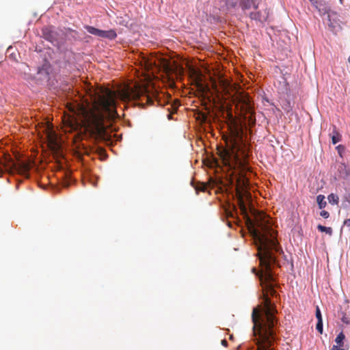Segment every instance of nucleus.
<instances>
[{
	"instance_id": "34",
	"label": "nucleus",
	"mask_w": 350,
	"mask_h": 350,
	"mask_svg": "<svg viewBox=\"0 0 350 350\" xmlns=\"http://www.w3.org/2000/svg\"><path fill=\"white\" fill-rule=\"evenodd\" d=\"M168 118H171V114L168 115Z\"/></svg>"
},
{
	"instance_id": "18",
	"label": "nucleus",
	"mask_w": 350,
	"mask_h": 350,
	"mask_svg": "<svg viewBox=\"0 0 350 350\" xmlns=\"http://www.w3.org/2000/svg\"><path fill=\"white\" fill-rule=\"evenodd\" d=\"M327 200L329 203L332 205H338L339 203L338 196L334 193H330L327 196Z\"/></svg>"
},
{
	"instance_id": "24",
	"label": "nucleus",
	"mask_w": 350,
	"mask_h": 350,
	"mask_svg": "<svg viewBox=\"0 0 350 350\" xmlns=\"http://www.w3.org/2000/svg\"><path fill=\"white\" fill-rule=\"evenodd\" d=\"M316 317L317 319V321H323L321 312V310H320L319 306H317V308H316Z\"/></svg>"
},
{
	"instance_id": "28",
	"label": "nucleus",
	"mask_w": 350,
	"mask_h": 350,
	"mask_svg": "<svg viewBox=\"0 0 350 350\" xmlns=\"http://www.w3.org/2000/svg\"><path fill=\"white\" fill-rule=\"evenodd\" d=\"M345 200L346 202H347L349 204H350V193H349L348 195H346L345 197Z\"/></svg>"
},
{
	"instance_id": "4",
	"label": "nucleus",
	"mask_w": 350,
	"mask_h": 350,
	"mask_svg": "<svg viewBox=\"0 0 350 350\" xmlns=\"http://www.w3.org/2000/svg\"><path fill=\"white\" fill-rule=\"evenodd\" d=\"M216 90L228 97L232 103L242 104L250 110L248 98L243 92H240L237 86L232 84L226 79H220L219 81V89L215 87Z\"/></svg>"
},
{
	"instance_id": "13",
	"label": "nucleus",
	"mask_w": 350,
	"mask_h": 350,
	"mask_svg": "<svg viewBox=\"0 0 350 350\" xmlns=\"http://www.w3.org/2000/svg\"><path fill=\"white\" fill-rule=\"evenodd\" d=\"M250 17L252 20L259 21L260 22H262L266 20V17L262 16L260 12H251L250 14Z\"/></svg>"
},
{
	"instance_id": "32",
	"label": "nucleus",
	"mask_w": 350,
	"mask_h": 350,
	"mask_svg": "<svg viewBox=\"0 0 350 350\" xmlns=\"http://www.w3.org/2000/svg\"><path fill=\"white\" fill-rule=\"evenodd\" d=\"M252 271H253L254 273H256V268H253V269H252Z\"/></svg>"
},
{
	"instance_id": "3",
	"label": "nucleus",
	"mask_w": 350,
	"mask_h": 350,
	"mask_svg": "<svg viewBox=\"0 0 350 350\" xmlns=\"http://www.w3.org/2000/svg\"><path fill=\"white\" fill-rule=\"evenodd\" d=\"M228 150H225L221 152V157L222 158L224 163L232 166L233 164L241 163L239 157V152L241 154H245L243 148L245 144L243 142L242 137L239 132H235L232 137L226 142Z\"/></svg>"
},
{
	"instance_id": "15",
	"label": "nucleus",
	"mask_w": 350,
	"mask_h": 350,
	"mask_svg": "<svg viewBox=\"0 0 350 350\" xmlns=\"http://www.w3.org/2000/svg\"><path fill=\"white\" fill-rule=\"evenodd\" d=\"M85 29L87 30V31L92 35L97 36L98 37L100 36L101 30L98 29L96 27H94L92 26L86 25L85 26Z\"/></svg>"
},
{
	"instance_id": "27",
	"label": "nucleus",
	"mask_w": 350,
	"mask_h": 350,
	"mask_svg": "<svg viewBox=\"0 0 350 350\" xmlns=\"http://www.w3.org/2000/svg\"><path fill=\"white\" fill-rule=\"evenodd\" d=\"M331 350H345L344 349H342L340 348V347H339L338 345H334L332 347V349Z\"/></svg>"
},
{
	"instance_id": "9",
	"label": "nucleus",
	"mask_w": 350,
	"mask_h": 350,
	"mask_svg": "<svg viewBox=\"0 0 350 350\" xmlns=\"http://www.w3.org/2000/svg\"><path fill=\"white\" fill-rule=\"evenodd\" d=\"M42 36L46 40L53 42L55 38V33L51 27H45L42 29Z\"/></svg>"
},
{
	"instance_id": "25",
	"label": "nucleus",
	"mask_w": 350,
	"mask_h": 350,
	"mask_svg": "<svg viewBox=\"0 0 350 350\" xmlns=\"http://www.w3.org/2000/svg\"><path fill=\"white\" fill-rule=\"evenodd\" d=\"M320 215L322 217H323L325 219H327V218H328L329 217V213L327 211H321L320 212Z\"/></svg>"
},
{
	"instance_id": "14",
	"label": "nucleus",
	"mask_w": 350,
	"mask_h": 350,
	"mask_svg": "<svg viewBox=\"0 0 350 350\" xmlns=\"http://www.w3.org/2000/svg\"><path fill=\"white\" fill-rule=\"evenodd\" d=\"M224 3V5L227 10L234 8L237 5V0H221Z\"/></svg>"
},
{
	"instance_id": "23",
	"label": "nucleus",
	"mask_w": 350,
	"mask_h": 350,
	"mask_svg": "<svg viewBox=\"0 0 350 350\" xmlns=\"http://www.w3.org/2000/svg\"><path fill=\"white\" fill-rule=\"evenodd\" d=\"M316 329H317V331L322 334L323 333V321H317V325H316Z\"/></svg>"
},
{
	"instance_id": "10",
	"label": "nucleus",
	"mask_w": 350,
	"mask_h": 350,
	"mask_svg": "<svg viewBox=\"0 0 350 350\" xmlns=\"http://www.w3.org/2000/svg\"><path fill=\"white\" fill-rule=\"evenodd\" d=\"M313 5L318 10L320 15H325L329 11L328 8L321 2L316 1L313 3Z\"/></svg>"
},
{
	"instance_id": "17",
	"label": "nucleus",
	"mask_w": 350,
	"mask_h": 350,
	"mask_svg": "<svg viewBox=\"0 0 350 350\" xmlns=\"http://www.w3.org/2000/svg\"><path fill=\"white\" fill-rule=\"evenodd\" d=\"M325 196L321 194L318 195L317 197V202L320 209L324 208L327 205V202L325 200Z\"/></svg>"
},
{
	"instance_id": "31",
	"label": "nucleus",
	"mask_w": 350,
	"mask_h": 350,
	"mask_svg": "<svg viewBox=\"0 0 350 350\" xmlns=\"http://www.w3.org/2000/svg\"><path fill=\"white\" fill-rule=\"evenodd\" d=\"M234 338L233 336L232 335H230V337H229V339L232 340Z\"/></svg>"
},
{
	"instance_id": "7",
	"label": "nucleus",
	"mask_w": 350,
	"mask_h": 350,
	"mask_svg": "<svg viewBox=\"0 0 350 350\" xmlns=\"http://www.w3.org/2000/svg\"><path fill=\"white\" fill-rule=\"evenodd\" d=\"M30 168L29 164L24 161H14L11 158H5L3 161H0V174L4 171L10 173L17 172L21 174H26Z\"/></svg>"
},
{
	"instance_id": "6",
	"label": "nucleus",
	"mask_w": 350,
	"mask_h": 350,
	"mask_svg": "<svg viewBox=\"0 0 350 350\" xmlns=\"http://www.w3.org/2000/svg\"><path fill=\"white\" fill-rule=\"evenodd\" d=\"M148 66L151 67L154 66L160 70H162L169 78L171 76H178L183 72V68H180L175 62L169 60L166 58H160L150 59L148 61Z\"/></svg>"
},
{
	"instance_id": "19",
	"label": "nucleus",
	"mask_w": 350,
	"mask_h": 350,
	"mask_svg": "<svg viewBox=\"0 0 350 350\" xmlns=\"http://www.w3.org/2000/svg\"><path fill=\"white\" fill-rule=\"evenodd\" d=\"M341 139V135L340 133L334 129L332 135V142L333 144H336Z\"/></svg>"
},
{
	"instance_id": "1",
	"label": "nucleus",
	"mask_w": 350,
	"mask_h": 350,
	"mask_svg": "<svg viewBox=\"0 0 350 350\" xmlns=\"http://www.w3.org/2000/svg\"><path fill=\"white\" fill-rule=\"evenodd\" d=\"M237 196L238 204L241 214L246 219V224L253 237L258 249V256L261 271L256 273L259 278L263 291L262 306L254 308L252 313L253 322V335L256 345V350H273L271 347L274 340V327L277 324L275 314L277 312L274 304L271 301L269 295L275 296L274 278L271 266L275 262L273 251L278 252L280 247L276 240V234L272 228L271 219L264 213L254 211V221L248 216L247 204L251 194L247 192L248 179L240 176L237 180Z\"/></svg>"
},
{
	"instance_id": "8",
	"label": "nucleus",
	"mask_w": 350,
	"mask_h": 350,
	"mask_svg": "<svg viewBox=\"0 0 350 350\" xmlns=\"http://www.w3.org/2000/svg\"><path fill=\"white\" fill-rule=\"evenodd\" d=\"M259 0H241L239 5L243 10L258 8Z\"/></svg>"
},
{
	"instance_id": "26",
	"label": "nucleus",
	"mask_w": 350,
	"mask_h": 350,
	"mask_svg": "<svg viewBox=\"0 0 350 350\" xmlns=\"http://www.w3.org/2000/svg\"><path fill=\"white\" fill-rule=\"evenodd\" d=\"M342 321L345 323V324H350V319L349 317L344 315L342 318L341 319Z\"/></svg>"
},
{
	"instance_id": "22",
	"label": "nucleus",
	"mask_w": 350,
	"mask_h": 350,
	"mask_svg": "<svg viewBox=\"0 0 350 350\" xmlns=\"http://www.w3.org/2000/svg\"><path fill=\"white\" fill-rule=\"evenodd\" d=\"M207 185L204 183H199L195 186V189L198 193L199 191H205L206 190Z\"/></svg>"
},
{
	"instance_id": "30",
	"label": "nucleus",
	"mask_w": 350,
	"mask_h": 350,
	"mask_svg": "<svg viewBox=\"0 0 350 350\" xmlns=\"http://www.w3.org/2000/svg\"><path fill=\"white\" fill-rule=\"evenodd\" d=\"M221 345L224 347H227L228 346V342L226 341V340L224 339L221 340Z\"/></svg>"
},
{
	"instance_id": "29",
	"label": "nucleus",
	"mask_w": 350,
	"mask_h": 350,
	"mask_svg": "<svg viewBox=\"0 0 350 350\" xmlns=\"http://www.w3.org/2000/svg\"><path fill=\"white\" fill-rule=\"evenodd\" d=\"M344 224L346 225L347 226L349 227L350 226V218L345 220Z\"/></svg>"
},
{
	"instance_id": "21",
	"label": "nucleus",
	"mask_w": 350,
	"mask_h": 350,
	"mask_svg": "<svg viewBox=\"0 0 350 350\" xmlns=\"http://www.w3.org/2000/svg\"><path fill=\"white\" fill-rule=\"evenodd\" d=\"M345 339V335L342 332H340L338 336L335 339V342L339 346V347H342L343 346V340Z\"/></svg>"
},
{
	"instance_id": "12",
	"label": "nucleus",
	"mask_w": 350,
	"mask_h": 350,
	"mask_svg": "<svg viewBox=\"0 0 350 350\" xmlns=\"http://www.w3.org/2000/svg\"><path fill=\"white\" fill-rule=\"evenodd\" d=\"M72 114L70 115V114H64V116H63V119H62V121H63V129L65 133H72V131H66L65 129V124H64V120L66 119V117L68 116H74V117H76L79 119L78 118V109L75 111L74 109L72 110ZM83 129H81V130H77V134H79V132H81V130ZM75 131H72V132H74Z\"/></svg>"
},
{
	"instance_id": "5",
	"label": "nucleus",
	"mask_w": 350,
	"mask_h": 350,
	"mask_svg": "<svg viewBox=\"0 0 350 350\" xmlns=\"http://www.w3.org/2000/svg\"><path fill=\"white\" fill-rule=\"evenodd\" d=\"M121 97L124 100H139V104L144 107L146 105H153L155 95H150L146 87L136 85L134 88L126 87L124 88L122 92Z\"/></svg>"
},
{
	"instance_id": "2",
	"label": "nucleus",
	"mask_w": 350,
	"mask_h": 350,
	"mask_svg": "<svg viewBox=\"0 0 350 350\" xmlns=\"http://www.w3.org/2000/svg\"><path fill=\"white\" fill-rule=\"evenodd\" d=\"M92 105L78 106V118L68 116L64 120L67 131L83 129L90 136L98 139L106 138L104 120L116 113V94L109 88L90 90Z\"/></svg>"
},
{
	"instance_id": "33",
	"label": "nucleus",
	"mask_w": 350,
	"mask_h": 350,
	"mask_svg": "<svg viewBox=\"0 0 350 350\" xmlns=\"http://www.w3.org/2000/svg\"><path fill=\"white\" fill-rule=\"evenodd\" d=\"M348 62L350 64V56L348 57Z\"/></svg>"
},
{
	"instance_id": "16",
	"label": "nucleus",
	"mask_w": 350,
	"mask_h": 350,
	"mask_svg": "<svg viewBox=\"0 0 350 350\" xmlns=\"http://www.w3.org/2000/svg\"><path fill=\"white\" fill-rule=\"evenodd\" d=\"M85 29L87 30V31L92 35L97 36L98 37L100 36L101 30L98 29L96 27H94L92 26L86 25L85 26Z\"/></svg>"
},
{
	"instance_id": "11",
	"label": "nucleus",
	"mask_w": 350,
	"mask_h": 350,
	"mask_svg": "<svg viewBox=\"0 0 350 350\" xmlns=\"http://www.w3.org/2000/svg\"><path fill=\"white\" fill-rule=\"evenodd\" d=\"M117 33L113 29L107 31L101 30L100 38H107L109 40H113L116 38Z\"/></svg>"
},
{
	"instance_id": "20",
	"label": "nucleus",
	"mask_w": 350,
	"mask_h": 350,
	"mask_svg": "<svg viewBox=\"0 0 350 350\" xmlns=\"http://www.w3.org/2000/svg\"><path fill=\"white\" fill-rule=\"evenodd\" d=\"M317 228H318V230H319V231H321V232H325V233H327V234H329V235H331V234H332V228H330V227H325V226H322V225H321V224H319V225L317 226Z\"/></svg>"
}]
</instances>
